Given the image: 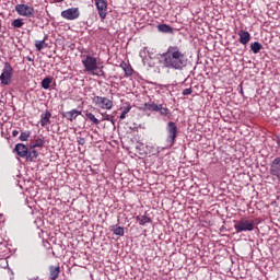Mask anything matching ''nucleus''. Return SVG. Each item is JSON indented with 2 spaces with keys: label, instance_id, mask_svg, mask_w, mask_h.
<instances>
[{
  "label": "nucleus",
  "instance_id": "f257e3e1",
  "mask_svg": "<svg viewBox=\"0 0 280 280\" xmlns=\"http://www.w3.org/2000/svg\"><path fill=\"white\" fill-rule=\"evenodd\" d=\"M161 59L163 67L175 71H183L187 67V62H189L187 52L176 45L168 46L166 51L161 55Z\"/></svg>",
  "mask_w": 280,
  "mask_h": 280
},
{
  "label": "nucleus",
  "instance_id": "f03ea898",
  "mask_svg": "<svg viewBox=\"0 0 280 280\" xmlns=\"http://www.w3.org/2000/svg\"><path fill=\"white\" fill-rule=\"evenodd\" d=\"M81 58L84 73L95 74V71L98 69L97 58L91 55H82Z\"/></svg>",
  "mask_w": 280,
  "mask_h": 280
},
{
  "label": "nucleus",
  "instance_id": "7ed1b4c3",
  "mask_svg": "<svg viewBox=\"0 0 280 280\" xmlns=\"http://www.w3.org/2000/svg\"><path fill=\"white\" fill-rule=\"evenodd\" d=\"M92 104H94L96 108H101V110H112L114 106L113 101L105 96H94Z\"/></svg>",
  "mask_w": 280,
  "mask_h": 280
},
{
  "label": "nucleus",
  "instance_id": "20e7f679",
  "mask_svg": "<svg viewBox=\"0 0 280 280\" xmlns=\"http://www.w3.org/2000/svg\"><path fill=\"white\" fill-rule=\"evenodd\" d=\"M166 143L172 147L176 143V137H178V127L176 126V122L170 121L166 126Z\"/></svg>",
  "mask_w": 280,
  "mask_h": 280
},
{
  "label": "nucleus",
  "instance_id": "39448f33",
  "mask_svg": "<svg viewBox=\"0 0 280 280\" xmlns=\"http://www.w3.org/2000/svg\"><path fill=\"white\" fill-rule=\"evenodd\" d=\"M15 12L20 16H25L26 19L34 18V7L27 4H16Z\"/></svg>",
  "mask_w": 280,
  "mask_h": 280
},
{
  "label": "nucleus",
  "instance_id": "423d86ee",
  "mask_svg": "<svg viewBox=\"0 0 280 280\" xmlns=\"http://www.w3.org/2000/svg\"><path fill=\"white\" fill-rule=\"evenodd\" d=\"M12 71H13L12 66L5 62L2 73L0 75L1 84H4L5 86H8V84L12 82Z\"/></svg>",
  "mask_w": 280,
  "mask_h": 280
},
{
  "label": "nucleus",
  "instance_id": "0eeeda50",
  "mask_svg": "<svg viewBox=\"0 0 280 280\" xmlns=\"http://www.w3.org/2000/svg\"><path fill=\"white\" fill-rule=\"evenodd\" d=\"M61 18L66 21H75L80 19V9L79 8H69L61 12Z\"/></svg>",
  "mask_w": 280,
  "mask_h": 280
},
{
  "label": "nucleus",
  "instance_id": "6e6552de",
  "mask_svg": "<svg viewBox=\"0 0 280 280\" xmlns=\"http://www.w3.org/2000/svg\"><path fill=\"white\" fill-rule=\"evenodd\" d=\"M236 233H242L244 231H253L255 229V221L241 220L234 225Z\"/></svg>",
  "mask_w": 280,
  "mask_h": 280
},
{
  "label": "nucleus",
  "instance_id": "1a4fd4ad",
  "mask_svg": "<svg viewBox=\"0 0 280 280\" xmlns=\"http://www.w3.org/2000/svg\"><path fill=\"white\" fill-rule=\"evenodd\" d=\"M269 174L272 176V180H280V158L273 159L270 163Z\"/></svg>",
  "mask_w": 280,
  "mask_h": 280
},
{
  "label": "nucleus",
  "instance_id": "9d476101",
  "mask_svg": "<svg viewBox=\"0 0 280 280\" xmlns=\"http://www.w3.org/2000/svg\"><path fill=\"white\" fill-rule=\"evenodd\" d=\"M95 5L98 11V16H101L102 21L106 19V15L108 14V1L106 0H94Z\"/></svg>",
  "mask_w": 280,
  "mask_h": 280
},
{
  "label": "nucleus",
  "instance_id": "9b49d317",
  "mask_svg": "<svg viewBox=\"0 0 280 280\" xmlns=\"http://www.w3.org/2000/svg\"><path fill=\"white\" fill-rule=\"evenodd\" d=\"M14 152H16L18 156L21 159H27V154H30V150L23 143H18L14 148Z\"/></svg>",
  "mask_w": 280,
  "mask_h": 280
},
{
  "label": "nucleus",
  "instance_id": "f8f14e48",
  "mask_svg": "<svg viewBox=\"0 0 280 280\" xmlns=\"http://www.w3.org/2000/svg\"><path fill=\"white\" fill-rule=\"evenodd\" d=\"M42 128H45V126H49L51 124V112L46 110L40 115V121H39Z\"/></svg>",
  "mask_w": 280,
  "mask_h": 280
},
{
  "label": "nucleus",
  "instance_id": "ddd939ff",
  "mask_svg": "<svg viewBox=\"0 0 280 280\" xmlns=\"http://www.w3.org/2000/svg\"><path fill=\"white\" fill-rule=\"evenodd\" d=\"M79 115H82L81 110L78 109H71L69 112H66L62 114V117L68 119V121H73V119H77Z\"/></svg>",
  "mask_w": 280,
  "mask_h": 280
},
{
  "label": "nucleus",
  "instance_id": "4468645a",
  "mask_svg": "<svg viewBox=\"0 0 280 280\" xmlns=\"http://www.w3.org/2000/svg\"><path fill=\"white\" fill-rule=\"evenodd\" d=\"M238 36L241 45H248V43H250V33L247 31L241 30Z\"/></svg>",
  "mask_w": 280,
  "mask_h": 280
},
{
  "label": "nucleus",
  "instance_id": "2eb2a0df",
  "mask_svg": "<svg viewBox=\"0 0 280 280\" xmlns=\"http://www.w3.org/2000/svg\"><path fill=\"white\" fill-rule=\"evenodd\" d=\"M136 222L140 224V226H145V224H152V218L144 215H137Z\"/></svg>",
  "mask_w": 280,
  "mask_h": 280
},
{
  "label": "nucleus",
  "instance_id": "dca6fc26",
  "mask_svg": "<svg viewBox=\"0 0 280 280\" xmlns=\"http://www.w3.org/2000/svg\"><path fill=\"white\" fill-rule=\"evenodd\" d=\"M158 32H161L162 34H174V28L167 24H159Z\"/></svg>",
  "mask_w": 280,
  "mask_h": 280
},
{
  "label": "nucleus",
  "instance_id": "f3484780",
  "mask_svg": "<svg viewBox=\"0 0 280 280\" xmlns=\"http://www.w3.org/2000/svg\"><path fill=\"white\" fill-rule=\"evenodd\" d=\"M122 71H125V75L126 78H130V75H132L135 73V70L132 69V66L131 65H128L126 62H122L120 65Z\"/></svg>",
  "mask_w": 280,
  "mask_h": 280
},
{
  "label": "nucleus",
  "instance_id": "a211bd4d",
  "mask_svg": "<svg viewBox=\"0 0 280 280\" xmlns=\"http://www.w3.org/2000/svg\"><path fill=\"white\" fill-rule=\"evenodd\" d=\"M144 108L147 110H151L153 113H159V108H161V104H156V103L151 101V102H148V103L144 104Z\"/></svg>",
  "mask_w": 280,
  "mask_h": 280
},
{
  "label": "nucleus",
  "instance_id": "6ab92c4d",
  "mask_svg": "<svg viewBox=\"0 0 280 280\" xmlns=\"http://www.w3.org/2000/svg\"><path fill=\"white\" fill-rule=\"evenodd\" d=\"M85 117H88V119H90V121H92V124H94L95 126H100V120L95 117V115L89 110H84L83 112Z\"/></svg>",
  "mask_w": 280,
  "mask_h": 280
},
{
  "label": "nucleus",
  "instance_id": "aec40b11",
  "mask_svg": "<svg viewBox=\"0 0 280 280\" xmlns=\"http://www.w3.org/2000/svg\"><path fill=\"white\" fill-rule=\"evenodd\" d=\"M45 40H47V37H45L43 40H35L36 51H43V49L47 47V43H45Z\"/></svg>",
  "mask_w": 280,
  "mask_h": 280
},
{
  "label": "nucleus",
  "instance_id": "412c9836",
  "mask_svg": "<svg viewBox=\"0 0 280 280\" xmlns=\"http://www.w3.org/2000/svg\"><path fill=\"white\" fill-rule=\"evenodd\" d=\"M250 49L253 54H259L264 49V46L259 42H254L250 44Z\"/></svg>",
  "mask_w": 280,
  "mask_h": 280
},
{
  "label": "nucleus",
  "instance_id": "4be33fe9",
  "mask_svg": "<svg viewBox=\"0 0 280 280\" xmlns=\"http://www.w3.org/2000/svg\"><path fill=\"white\" fill-rule=\"evenodd\" d=\"M38 156H39L38 151H36V150L28 151L26 161H31V162L36 161V159H38Z\"/></svg>",
  "mask_w": 280,
  "mask_h": 280
},
{
  "label": "nucleus",
  "instance_id": "5701e85b",
  "mask_svg": "<svg viewBox=\"0 0 280 280\" xmlns=\"http://www.w3.org/2000/svg\"><path fill=\"white\" fill-rule=\"evenodd\" d=\"M45 145V140L43 138H37L33 144H31V149L34 148H43Z\"/></svg>",
  "mask_w": 280,
  "mask_h": 280
},
{
  "label": "nucleus",
  "instance_id": "b1692460",
  "mask_svg": "<svg viewBox=\"0 0 280 280\" xmlns=\"http://www.w3.org/2000/svg\"><path fill=\"white\" fill-rule=\"evenodd\" d=\"M11 25L15 30H19L22 25H25V22H23V19H16L12 21Z\"/></svg>",
  "mask_w": 280,
  "mask_h": 280
},
{
  "label": "nucleus",
  "instance_id": "393cba45",
  "mask_svg": "<svg viewBox=\"0 0 280 280\" xmlns=\"http://www.w3.org/2000/svg\"><path fill=\"white\" fill-rule=\"evenodd\" d=\"M52 79L47 77L42 81V86L47 90L49 86H51Z\"/></svg>",
  "mask_w": 280,
  "mask_h": 280
},
{
  "label": "nucleus",
  "instance_id": "a878e982",
  "mask_svg": "<svg viewBox=\"0 0 280 280\" xmlns=\"http://www.w3.org/2000/svg\"><path fill=\"white\" fill-rule=\"evenodd\" d=\"M103 116V121H110L112 124H115V116H110L108 114H102Z\"/></svg>",
  "mask_w": 280,
  "mask_h": 280
},
{
  "label": "nucleus",
  "instance_id": "bb28decb",
  "mask_svg": "<svg viewBox=\"0 0 280 280\" xmlns=\"http://www.w3.org/2000/svg\"><path fill=\"white\" fill-rule=\"evenodd\" d=\"M114 235H119L120 237H124L125 231L124 228L118 226L113 230Z\"/></svg>",
  "mask_w": 280,
  "mask_h": 280
},
{
  "label": "nucleus",
  "instance_id": "cd10ccee",
  "mask_svg": "<svg viewBox=\"0 0 280 280\" xmlns=\"http://www.w3.org/2000/svg\"><path fill=\"white\" fill-rule=\"evenodd\" d=\"M30 131H23L19 137L20 141H27V139H30Z\"/></svg>",
  "mask_w": 280,
  "mask_h": 280
},
{
  "label": "nucleus",
  "instance_id": "c85d7f7f",
  "mask_svg": "<svg viewBox=\"0 0 280 280\" xmlns=\"http://www.w3.org/2000/svg\"><path fill=\"white\" fill-rule=\"evenodd\" d=\"M159 112L161 115L167 116V114L170 113V109L166 107H163V105L161 104V108H159Z\"/></svg>",
  "mask_w": 280,
  "mask_h": 280
},
{
  "label": "nucleus",
  "instance_id": "c756f323",
  "mask_svg": "<svg viewBox=\"0 0 280 280\" xmlns=\"http://www.w3.org/2000/svg\"><path fill=\"white\" fill-rule=\"evenodd\" d=\"M126 104H127V106L122 107V113L128 115V113H130V110H132V106L130 105V103H126Z\"/></svg>",
  "mask_w": 280,
  "mask_h": 280
},
{
  "label": "nucleus",
  "instance_id": "7c9ffc66",
  "mask_svg": "<svg viewBox=\"0 0 280 280\" xmlns=\"http://www.w3.org/2000/svg\"><path fill=\"white\" fill-rule=\"evenodd\" d=\"M191 93H194V91L191 90V88L185 89L183 91V95H191Z\"/></svg>",
  "mask_w": 280,
  "mask_h": 280
},
{
  "label": "nucleus",
  "instance_id": "2f4dec72",
  "mask_svg": "<svg viewBox=\"0 0 280 280\" xmlns=\"http://www.w3.org/2000/svg\"><path fill=\"white\" fill-rule=\"evenodd\" d=\"M102 69H104V67H101V69L98 70V72L94 71V74H92V75H105V72H104V70H102Z\"/></svg>",
  "mask_w": 280,
  "mask_h": 280
},
{
  "label": "nucleus",
  "instance_id": "473e14b6",
  "mask_svg": "<svg viewBox=\"0 0 280 280\" xmlns=\"http://www.w3.org/2000/svg\"><path fill=\"white\" fill-rule=\"evenodd\" d=\"M77 141H78L79 145H84L86 143V139H84V138H78Z\"/></svg>",
  "mask_w": 280,
  "mask_h": 280
},
{
  "label": "nucleus",
  "instance_id": "72a5a7b5",
  "mask_svg": "<svg viewBox=\"0 0 280 280\" xmlns=\"http://www.w3.org/2000/svg\"><path fill=\"white\" fill-rule=\"evenodd\" d=\"M125 118H126V113L122 112V113L120 114V116H119V119H120V120H124Z\"/></svg>",
  "mask_w": 280,
  "mask_h": 280
},
{
  "label": "nucleus",
  "instance_id": "f704fd0d",
  "mask_svg": "<svg viewBox=\"0 0 280 280\" xmlns=\"http://www.w3.org/2000/svg\"><path fill=\"white\" fill-rule=\"evenodd\" d=\"M12 136H13V137H19V130H13V131H12Z\"/></svg>",
  "mask_w": 280,
  "mask_h": 280
},
{
  "label": "nucleus",
  "instance_id": "c9c22d12",
  "mask_svg": "<svg viewBox=\"0 0 280 280\" xmlns=\"http://www.w3.org/2000/svg\"><path fill=\"white\" fill-rule=\"evenodd\" d=\"M276 143H277L278 148H280V137L277 138Z\"/></svg>",
  "mask_w": 280,
  "mask_h": 280
},
{
  "label": "nucleus",
  "instance_id": "e433bc0d",
  "mask_svg": "<svg viewBox=\"0 0 280 280\" xmlns=\"http://www.w3.org/2000/svg\"><path fill=\"white\" fill-rule=\"evenodd\" d=\"M26 60H28V62H34V59L32 57H26Z\"/></svg>",
  "mask_w": 280,
  "mask_h": 280
},
{
  "label": "nucleus",
  "instance_id": "4c0bfd02",
  "mask_svg": "<svg viewBox=\"0 0 280 280\" xmlns=\"http://www.w3.org/2000/svg\"><path fill=\"white\" fill-rule=\"evenodd\" d=\"M241 95H244V89L241 88Z\"/></svg>",
  "mask_w": 280,
  "mask_h": 280
}]
</instances>
